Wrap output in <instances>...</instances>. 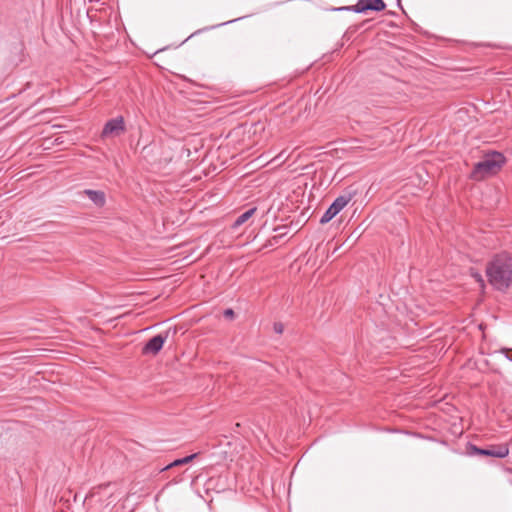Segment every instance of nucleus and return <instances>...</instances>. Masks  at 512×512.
I'll use <instances>...</instances> for the list:
<instances>
[{
  "mask_svg": "<svg viewBox=\"0 0 512 512\" xmlns=\"http://www.w3.org/2000/svg\"><path fill=\"white\" fill-rule=\"evenodd\" d=\"M175 157V153L166 145H160L158 157L152 156L151 162L157 165H167Z\"/></svg>",
  "mask_w": 512,
  "mask_h": 512,
  "instance_id": "nucleus-8",
  "label": "nucleus"
},
{
  "mask_svg": "<svg viewBox=\"0 0 512 512\" xmlns=\"http://www.w3.org/2000/svg\"><path fill=\"white\" fill-rule=\"evenodd\" d=\"M240 18H238L239 20ZM237 21V19L235 20H231V21H226L225 23H222V24H218V25H215V26H212L211 28H216V27H219V26H222V25H226V24H229V23H232V22H235Z\"/></svg>",
  "mask_w": 512,
  "mask_h": 512,
  "instance_id": "nucleus-17",
  "label": "nucleus"
},
{
  "mask_svg": "<svg viewBox=\"0 0 512 512\" xmlns=\"http://www.w3.org/2000/svg\"><path fill=\"white\" fill-rule=\"evenodd\" d=\"M141 295H142V293L140 291H138V289H135L133 286H130V306L131 305H134V306L139 305V303L136 302V298Z\"/></svg>",
  "mask_w": 512,
  "mask_h": 512,
  "instance_id": "nucleus-14",
  "label": "nucleus"
},
{
  "mask_svg": "<svg viewBox=\"0 0 512 512\" xmlns=\"http://www.w3.org/2000/svg\"><path fill=\"white\" fill-rule=\"evenodd\" d=\"M177 333L176 328H169L148 340L142 348L143 355H157L163 348L164 343L170 335L174 336Z\"/></svg>",
  "mask_w": 512,
  "mask_h": 512,
  "instance_id": "nucleus-5",
  "label": "nucleus"
},
{
  "mask_svg": "<svg viewBox=\"0 0 512 512\" xmlns=\"http://www.w3.org/2000/svg\"><path fill=\"white\" fill-rule=\"evenodd\" d=\"M397 5L401 7V0H397Z\"/></svg>",
  "mask_w": 512,
  "mask_h": 512,
  "instance_id": "nucleus-19",
  "label": "nucleus"
},
{
  "mask_svg": "<svg viewBox=\"0 0 512 512\" xmlns=\"http://www.w3.org/2000/svg\"><path fill=\"white\" fill-rule=\"evenodd\" d=\"M386 9L383 0H358L357 4L333 8V11H349L365 14L367 11L381 12Z\"/></svg>",
  "mask_w": 512,
  "mask_h": 512,
  "instance_id": "nucleus-4",
  "label": "nucleus"
},
{
  "mask_svg": "<svg viewBox=\"0 0 512 512\" xmlns=\"http://www.w3.org/2000/svg\"><path fill=\"white\" fill-rule=\"evenodd\" d=\"M130 454L138 455L141 462H146L149 457V452L146 448L137 442L130 440Z\"/></svg>",
  "mask_w": 512,
  "mask_h": 512,
  "instance_id": "nucleus-12",
  "label": "nucleus"
},
{
  "mask_svg": "<svg viewBox=\"0 0 512 512\" xmlns=\"http://www.w3.org/2000/svg\"><path fill=\"white\" fill-rule=\"evenodd\" d=\"M125 132V121L123 116L108 120L102 130L101 136L103 138L116 137Z\"/></svg>",
  "mask_w": 512,
  "mask_h": 512,
  "instance_id": "nucleus-7",
  "label": "nucleus"
},
{
  "mask_svg": "<svg viewBox=\"0 0 512 512\" xmlns=\"http://www.w3.org/2000/svg\"><path fill=\"white\" fill-rule=\"evenodd\" d=\"M505 163V156L500 152L493 151L474 165L470 178L475 181H481L489 176L497 174Z\"/></svg>",
  "mask_w": 512,
  "mask_h": 512,
  "instance_id": "nucleus-2",
  "label": "nucleus"
},
{
  "mask_svg": "<svg viewBox=\"0 0 512 512\" xmlns=\"http://www.w3.org/2000/svg\"><path fill=\"white\" fill-rule=\"evenodd\" d=\"M208 29H209L208 27H206V28H204V29H198V30H197L196 32H194V33H193L189 38H191L192 36H194V35H196V34L201 33L202 31L208 30Z\"/></svg>",
  "mask_w": 512,
  "mask_h": 512,
  "instance_id": "nucleus-18",
  "label": "nucleus"
},
{
  "mask_svg": "<svg viewBox=\"0 0 512 512\" xmlns=\"http://www.w3.org/2000/svg\"><path fill=\"white\" fill-rule=\"evenodd\" d=\"M508 359L512 361V358H509V357H508Z\"/></svg>",
  "mask_w": 512,
  "mask_h": 512,
  "instance_id": "nucleus-20",
  "label": "nucleus"
},
{
  "mask_svg": "<svg viewBox=\"0 0 512 512\" xmlns=\"http://www.w3.org/2000/svg\"><path fill=\"white\" fill-rule=\"evenodd\" d=\"M197 456H198V453H193V454L185 456L183 458L176 459V460H174L173 462L169 463L168 465H166L163 468H156L153 471H149V475H152V473H154V472L159 473V472H162V471H165V470H169V469L174 468V467H178V466H182V465L188 464L193 459H195Z\"/></svg>",
  "mask_w": 512,
  "mask_h": 512,
  "instance_id": "nucleus-9",
  "label": "nucleus"
},
{
  "mask_svg": "<svg viewBox=\"0 0 512 512\" xmlns=\"http://www.w3.org/2000/svg\"><path fill=\"white\" fill-rule=\"evenodd\" d=\"M488 281L497 290H506L512 286V255L503 252L497 254L487 264Z\"/></svg>",
  "mask_w": 512,
  "mask_h": 512,
  "instance_id": "nucleus-1",
  "label": "nucleus"
},
{
  "mask_svg": "<svg viewBox=\"0 0 512 512\" xmlns=\"http://www.w3.org/2000/svg\"><path fill=\"white\" fill-rule=\"evenodd\" d=\"M159 150H160V144L156 143V142H151L150 144L148 145H145L142 150H141V155L144 159L147 160L148 163L154 165L152 162H151V158L152 156L154 157H158V154H159Z\"/></svg>",
  "mask_w": 512,
  "mask_h": 512,
  "instance_id": "nucleus-11",
  "label": "nucleus"
},
{
  "mask_svg": "<svg viewBox=\"0 0 512 512\" xmlns=\"http://www.w3.org/2000/svg\"><path fill=\"white\" fill-rule=\"evenodd\" d=\"M355 192H346L338 196L320 218V224L330 222L354 197Z\"/></svg>",
  "mask_w": 512,
  "mask_h": 512,
  "instance_id": "nucleus-6",
  "label": "nucleus"
},
{
  "mask_svg": "<svg viewBox=\"0 0 512 512\" xmlns=\"http://www.w3.org/2000/svg\"><path fill=\"white\" fill-rule=\"evenodd\" d=\"M83 194H85L99 208L103 207L106 203V195L101 190L85 189Z\"/></svg>",
  "mask_w": 512,
  "mask_h": 512,
  "instance_id": "nucleus-10",
  "label": "nucleus"
},
{
  "mask_svg": "<svg viewBox=\"0 0 512 512\" xmlns=\"http://www.w3.org/2000/svg\"><path fill=\"white\" fill-rule=\"evenodd\" d=\"M256 210H257L256 207H252V208L248 209L247 211H245L244 213H242L241 215H239L233 223V228H238L239 226L244 224L246 221H248L254 215Z\"/></svg>",
  "mask_w": 512,
  "mask_h": 512,
  "instance_id": "nucleus-13",
  "label": "nucleus"
},
{
  "mask_svg": "<svg viewBox=\"0 0 512 512\" xmlns=\"http://www.w3.org/2000/svg\"><path fill=\"white\" fill-rule=\"evenodd\" d=\"M466 453L469 456L505 458L509 454L507 444L489 445L486 448H480L470 442L467 443Z\"/></svg>",
  "mask_w": 512,
  "mask_h": 512,
  "instance_id": "nucleus-3",
  "label": "nucleus"
},
{
  "mask_svg": "<svg viewBox=\"0 0 512 512\" xmlns=\"http://www.w3.org/2000/svg\"><path fill=\"white\" fill-rule=\"evenodd\" d=\"M223 316L229 320H233L235 318V312L231 308H227L223 312Z\"/></svg>",
  "mask_w": 512,
  "mask_h": 512,
  "instance_id": "nucleus-15",
  "label": "nucleus"
},
{
  "mask_svg": "<svg viewBox=\"0 0 512 512\" xmlns=\"http://www.w3.org/2000/svg\"><path fill=\"white\" fill-rule=\"evenodd\" d=\"M273 329L277 334H281L284 330V325L280 322H276L273 325Z\"/></svg>",
  "mask_w": 512,
  "mask_h": 512,
  "instance_id": "nucleus-16",
  "label": "nucleus"
}]
</instances>
